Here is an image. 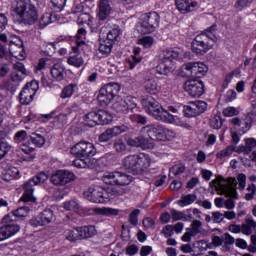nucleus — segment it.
Returning <instances> with one entry per match:
<instances>
[{
  "instance_id": "obj_38",
  "label": "nucleus",
  "mask_w": 256,
  "mask_h": 256,
  "mask_svg": "<svg viewBox=\"0 0 256 256\" xmlns=\"http://www.w3.org/2000/svg\"><path fill=\"white\" fill-rule=\"evenodd\" d=\"M197 201V195L188 194L181 197L178 201L179 207H187L188 205H193L194 202Z\"/></svg>"
},
{
  "instance_id": "obj_2",
  "label": "nucleus",
  "mask_w": 256,
  "mask_h": 256,
  "mask_svg": "<svg viewBox=\"0 0 256 256\" xmlns=\"http://www.w3.org/2000/svg\"><path fill=\"white\" fill-rule=\"evenodd\" d=\"M210 187H213L220 195H226V197H231V199H237V189H239V191H244L245 187H247V176L240 173L237 175L236 179L228 178L227 180L218 176L210 182Z\"/></svg>"
},
{
  "instance_id": "obj_39",
  "label": "nucleus",
  "mask_w": 256,
  "mask_h": 256,
  "mask_svg": "<svg viewBox=\"0 0 256 256\" xmlns=\"http://www.w3.org/2000/svg\"><path fill=\"white\" fill-rule=\"evenodd\" d=\"M223 247L224 251H230L231 247L235 245V237L231 236L229 233H224L222 235Z\"/></svg>"
},
{
  "instance_id": "obj_63",
  "label": "nucleus",
  "mask_w": 256,
  "mask_h": 256,
  "mask_svg": "<svg viewBox=\"0 0 256 256\" xmlns=\"http://www.w3.org/2000/svg\"><path fill=\"white\" fill-rule=\"evenodd\" d=\"M113 139V135L111 134V130L106 129L102 134L99 136L100 143H107V141H111Z\"/></svg>"
},
{
  "instance_id": "obj_43",
  "label": "nucleus",
  "mask_w": 256,
  "mask_h": 256,
  "mask_svg": "<svg viewBox=\"0 0 256 256\" xmlns=\"http://www.w3.org/2000/svg\"><path fill=\"white\" fill-rule=\"evenodd\" d=\"M68 65H72V67H82L83 63H85V60H83V57L79 54L72 55L67 60Z\"/></svg>"
},
{
  "instance_id": "obj_3",
  "label": "nucleus",
  "mask_w": 256,
  "mask_h": 256,
  "mask_svg": "<svg viewBox=\"0 0 256 256\" xmlns=\"http://www.w3.org/2000/svg\"><path fill=\"white\" fill-rule=\"evenodd\" d=\"M29 211V207L23 206L10 212L3 218L4 224L0 227V241L10 239V237L17 235L21 231V226L17 224L15 217L16 219H24V217L29 215Z\"/></svg>"
},
{
  "instance_id": "obj_20",
  "label": "nucleus",
  "mask_w": 256,
  "mask_h": 256,
  "mask_svg": "<svg viewBox=\"0 0 256 256\" xmlns=\"http://www.w3.org/2000/svg\"><path fill=\"white\" fill-rule=\"evenodd\" d=\"M184 90L190 97H201L204 93L203 83L197 80H188L184 83Z\"/></svg>"
},
{
  "instance_id": "obj_8",
  "label": "nucleus",
  "mask_w": 256,
  "mask_h": 256,
  "mask_svg": "<svg viewBox=\"0 0 256 256\" xmlns=\"http://www.w3.org/2000/svg\"><path fill=\"white\" fill-rule=\"evenodd\" d=\"M49 179V176L45 172H41L32 179L28 180L26 183L23 185V190L24 193L22 197L20 198V201H23L24 203H29V202H35L37 201V198L33 196V193L35 192V186L41 185L44 181H47Z\"/></svg>"
},
{
  "instance_id": "obj_33",
  "label": "nucleus",
  "mask_w": 256,
  "mask_h": 256,
  "mask_svg": "<svg viewBox=\"0 0 256 256\" xmlns=\"http://www.w3.org/2000/svg\"><path fill=\"white\" fill-rule=\"evenodd\" d=\"M84 121L89 127L99 125V112H90L84 116Z\"/></svg>"
},
{
  "instance_id": "obj_25",
  "label": "nucleus",
  "mask_w": 256,
  "mask_h": 256,
  "mask_svg": "<svg viewBox=\"0 0 256 256\" xmlns=\"http://www.w3.org/2000/svg\"><path fill=\"white\" fill-rule=\"evenodd\" d=\"M230 123L235 125V127H238L240 135H245V133L251 129V123L246 119H239V117H235L230 120Z\"/></svg>"
},
{
  "instance_id": "obj_46",
  "label": "nucleus",
  "mask_w": 256,
  "mask_h": 256,
  "mask_svg": "<svg viewBox=\"0 0 256 256\" xmlns=\"http://www.w3.org/2000/svg\"><path fill=\"white\" fill-rule=\"evenodd\" d=\"M119 35H121V30H119V28H114L108 32L106 41L115 45V41L119 39Z\"/></svg>"
},
{
  "instance_id": "obj_50",
  "label": "nucleus",
  "mask_w": 256,
  "mask_h": 256,
  "mask_svg": "<svg viewBox=\"0 0 256 256\" xmlns=\"http://www.w3.org/2000/svg\"><path fill=\"white\" fill-rule=\"evenodd\" d=\"M201 227H203V222H201V220H193L188 229L192 232V235L197 237V235L201 233Z\"/></svg>"
},
{
  "instance_id": "obj_53",
  "label": "nucleus",
  "mask_w": 256,
  "mask_h": 256,
  "mask_svg": "<svg viewBox=\"0 0 256 256\" xmlns=\"http://www.w3.org/2000/svg\"><path fill=\"white\" fill-rule=\"evenodd\" d=\"M91 22V15L89 13H80L77 19L78 25H88Z\"/></svg>"
},
{
  "instance_id": "obj_34",
  "label": "nucleus",
  "mask_w": 256,
  "mask_h": 256,
  "mask_svg": "<svg viewBox=\"0 0 256 256\" xmlns=\"http://www.w3.org/2000/svg\"><path fill=\"white\" fill-rule=\"evenodd\" d=\"M256 147V140L254 138H248L245 140V146L238 148L239 153H245L249 155Z\"/></svg>"
},
{
  "instance_id": "obj_55",
  "label": "nucleus",
  "mask_w": 256,
  "mask_h": 256,
  "mask_svg": "<svg viewBox=\"0 0 256 256\" xmlns=\"http://www.w3.org/2000/svg\"><path fill=\"white\" fill-rule=\"evenodd\" d=\"M223 246V235L213 236L211 243H209V249H215L216 247Z\"/></svg>"
},
{
  "instance_id": "obj_47",
  "label": "nucleus",
  "mask_w": 256,
  "mask_h": 256,
  "mask_svg": "<svg viewBox=\"0 0 256 256\" xmlns=\"http://www.w3.org/2000/svg\"><path fill=\"white\" fill-rule=\"evenodd\" d=\"M111 49H113V43L109 42L108 40H103L100 42L99 51L103 55H109V53H111Z\"/></svg>"
},
{
  "instance_id": "obj_14",
  "label": "nucleus",
  "mask_w": 256,
  "mask_h": 256,
  "mask_svg": "<svg viewBox=\"0 0 256 256\" xmlns=\"http://www.w3.org/2000/svg\"><path fill=\"white\" fill-rule=\"evenodd\" d=\"M84 197L91 203H107L109 201V193L99 186L88 188L84 192Z\"/></svg>"
},
{
  "instance_id": "obj_49",
  "label": "nucleus",
  "mask_w": 256,
  "mask_h": 256,
  "mask_svg": "<svg viewBox=\"0 0 256 256\" xmlns=\"http://www.w3.org/2000/svg\"><path fill=\"white\" fill-rule=\"evenodd\" d=\"M171 217L173 221H187V214L185 212H181L176 209H171L170 210Z\"/></svg>"
},
{
  "instance_id": "obj_44",
  "label": "nucleus",
  "mask_w": 256,
  "mask_h": 256,
  "mask_svg": "<svg viewBox=\"0 0 256 256\" xmlns=\"http://www.w3.org/2000/svg\"><path fill=\"white\" fill-rule=\"evenodd\" d=\"M50 23H53V15L51 13L43 14L39 20V29H45Z\"/></svg>"
},
{
  "instance_id": "obj_9",
  "label": "nucleus",
  "mask_w": 256,
  "mask_h": 256,
  "mask_svg": "<svg viewBox=\"0 0 256 256\" xmlns=\"http://www.w3.org/2000/svg\"><path fill=\"white\" fill-rule=\"evenodd\" d=\"M27 77V70H25V66L23 63L14 64V70L11 74V78L9 81L4 83V87L7 91H10L11 95L17 91V86Z\"/></svg>"
},
{
  "instance_id": "obj_52",
  "label": "nucleus",
  "mask_w": 256,
  "mask_h": 256,
  "mask_svg": "<svg viewBox=\"0 0 256 256\" xmlns=\"http://www.w3.org/2000/svg\"><path fill=\"white\" fill-rule=\"evenodd\" d=\"M138 45H143L145 49H150V47H153V37L151 36H145L138 40Z\"/></svg>"
},
{
  "instance_id": "obj_17",
  "label": "nucleus",
  "mask_w": 256,
  "mask_h": 256,
  "mask_svg": "<svg viewBox=\"0 0 256 256\" xmlns=\"http://www.w3.org/2000/svg\"><path fill=\"white\" fill-rule=\"evenodd\" d=\"M75 181V174L68 170H58L51 176V182L56 186H63Z\"/></svg>"
},
{
  "instance_id": "obj_28",
  "label": "nucleus",
  "mask_w": 256,
  "mask_h": 256,
  "mask_svg": "<svg viewBox=\"0 0 256 256\" xmlns=\"http://www.w3.org/2000/svg\"><path fill=\"white\" fill-rule=\"evenodd\" d=\"M64 237L67 239V241H70L71 243H75V241L81 240V232L79 228L74 229H68L64 232Z\"/></svg>"
},
{
  "instance_id": "obj_41",
  "label": "nucleus",
  "mask_w": 256,
  "mask_h": 256,
  "mask_svg": "<svg viewBox=\"0 0 256 256\" xmlns=\"http://www.w3.org/2000/svg\"><path fill=\"white\" fill-rule=\"evenodd\" d=\"M177 137V133L173 129H169L162 125V138L160 141H173Z\"/></svg>"
},
{
  "instance_id": "obj_12",
  "label": "nucleus",
  "mask_w": 256,
  "mask_h": 256,
  "mask_svg": "<svg viewBox=\"0 0 256 256\" xmlns=\"http://www.w3.org/2000/svg\"><path fill=\"white\" fill-rule=\"evenodd\" d=\"M102 181L106 185L125 186V185H129L131 183V181H133V177H131L125 173H121V172H117V171L116 172H107L102 177Z\"/></svg>"
},
{
  "instance_id": "obj_31",
  "label": "nucleus",
  "mask_w": 256,
  "mask_h": 256,
  "mask_svg": "<svg viewBox=\"0 0 256 256\" xmlns=\"http://www.w3.org/2000/svg\"><path fill=\"white\" fill-rule=\"evenodd\" d=\"M239 153V148L234 146H227L216 154L217 159H229L233 153Z\"/></svg>"
},
{
  "instance_id": "obj_56",
  "label": "nucleus",
  "mask_w": 256,
  "mask_h": 256,
  "mask_svg": "<svg viewBox=\"0 0 256 256\" xmlns=\"http://www.w3.org/2000/svg\"><path fill=\"white\" fill-rule=\"evenodd\" d=\"M156 71L160 75H169L171 73V67L167 66L165 62H162L156 67Z\"/></svg>"
},
{
  "instance_id": "obj_51",
  "label": "nucleus",
  "mask_w": 256,
  "mask_h": 256,
  "mask_svg": "<svg viewBox=\"0 0 256 256\" xmlns=\"http://www.w3.org/2000/svg\"><path fill=\"white\" fill-rule=\"evenodd\" d=\"M210 127L212 129H221L223 127V119H221V116L216 115L210 119Z\"/></svg>"
},
{
  "instance_id": "obj_36",
  "label": "nucleus",
  "mask_w": 256,
  "mask_h": 256,
  "mask_svg": "<svg viewBox=\"0 0 256 256\" xmlns=\"http://www.w3.org/2000/svg\"><path fill=\"white\" fill-rule=\"evenodd\" d=\"M87 35V31L84 28H80L76 34V43H77V47H73L72 50L74 51V53H77L79 47H81V45H85V37Z\"/></svg>"
},
{
  "instance_id": "obj_54",
  "label": "nucleus",
  "mask_w": 256,
  "mask_h": 256,
  "mask_svg": "<svg viewBox=\"0 0 256 256\" xmlns=\"http://www.w3.org/2000/svg\"><path fill=\"white\" fill-rule=\"evenodd\" d=\"M141 213V211L139 209H135L133 210L130 215H129V222L131 223V225H133L134 227H136V225L139 224V214Z\"/></svg>"
},
{
  "instance_id": "obj_30",
  "label": "nucleus",
  "mask_w": 256,
  "mask_h": 256,
  "mask_svg": "<svg viewBox=\"0 0 256 256\" xmlns=\"http://www.w3.org/2000/svg\"><path fill=\"white\" fill-rule=\"evenodd\" d=\"M79 229L81 239H91V237H94V235L97 234V229H95V226L93 225L82 226L79 227Z\"/></svg>"
},
{
  "instance_id": "obj_58",
  "label": "nucleus",
  "mask_w": 256,
  "mask_h": 256,
  "mask_svg": "<svg viewBox=\"0 0 256 256\" xmlns=\"http://www.w3.org/2000/svg\"><path fill=\"white\" fill-rule=\"evenodd\" d=\"M170 173L172 175H175V177H177L178 175H182V173H185V165L177 164V165L173 166L170 169Z\"/></svg>"
},
{
  "instance_id": "obj_19",
  "label": "nucleus",
  "mask_w": 256,
  "mask_h": 256,
  "mask_svg": "<svg viewBox=\"0 0 256 256\" xmlns=\"http://www.w3.org/2000/svg\"><path fill=\"white\" fill-rule=\"evenodd\" d=\"M53 217L54 215L51 210H44L38 216L30 220V225L32 227H45V225H49V223L53 221Z\"/></svg>"
},
{
  "instance_id": "obj_16",
  "label": "nucleus",
  "mask_w": 256,
  "mask_h": 256,
  "mask_svg": "<svg viewBox=\"0 0 256 256\" xmlns=\"http://www.w3.org/2000/svg\"><path fill=\"white\" fill-rule=\"evenodd\" d=\"M13 139L15 143L21 145L23 153H25L26 155H30V153H33V144L30 141L31 137L27 135V131H17Z\"/></svg>"
},
{
  "instance_id": "obj_29",
  "label": "nucleus",
  "mask_w": 256,
  "mask_h": 256,
  "mask_svg": "<svg viewBox=\"0 0 256 256\" xmlns=\"http://www.w3.org/2000/svg\"><path fill=\"white\" fill-rule=\"evenodd\" d=\"M51 75L56 81H63L65 79V68L61 64H54L51 68Z\"/></svg>"
},
{
  "instance_id": "obj_13",
  "label": "nucleus",
  "mask_w": 256,
  "mask_h": 256,
  "mask_svg": "<svg viewBox=\"0 0 256 256\" xmlns=\"http://www.w3.org/2000/svg\"><path fill=\"white\" fill-rule=\"evenodd\" d=\"M206 111L207 102L202 100L192 101L183 106L184 117H187V119L199 117V115H203Z\"/></svg>"
},
{
  "instance_id": "obj_26",
  "label": "nucleus",
  "mask_w": 256,
  "mask_h": 256,
  "mask_svg": "<svg viewBox=\"0 0 256 256\" xmlns=\"http://www.w3.org/2000/svg\"><path fill=\"white\" fill-rule=\"evenodd\" d=\"M77 169H95V159L78 157L73 161Z\"/></svg>"
},
{
  "instance_id": "obj_61",
  "label": "nucleus",
  "mask_w": 256,
  "mask_h": 256,
  "mask_svg": "<svg viewBox=\"0 0 256 256\" xmlns=\"http://www.w3.org/2000/svg\"><path fill=\"white\" fill-rule=\"evenodd\" d=\"M75 93V85L70 84L63 88L61 97H71Z\"/></svg>"
},
{
  "instance_id": "obj_4",
  "label": "nucleus",
  "mask_w": 256,
  "mask_h": 256,
  "mask_svg": "<svg viewBox=\"0 0 256 256\" xmlns=\"http://www.w3.org/2000/svg\"><path fill=\"white\" fill-rule=\"evenodd\" d=\"M39 0H16L13 5V12L16 13L22 25H35L39 19L37 5Z\"/></svg>"
},
{
  "instance_id": "obj_37",
  "label": "nucleus",
  "mask_w": 256,
  "mask_h": 256,
  "mask_svg": "<svg viewBox=\"0 0 256 256\" xmlns=\"http://www.w3.org/2000/svg\"><path fill=\"white\" fill-rule=\"evenodd\" d=\"M19 168L10 167L5 170L3 174L4 181H11V179H19Z\"/></svg>"
},
{
  "instance_id": "obj_22",
  "label": "nucleus",
  "mask_w": 256,
  "mask_h": 256,
  "mask_svg": "<svg viewBox=\"0 0 256 256\" xmlns=\"http://www.w3.org/2000/svg\"><path fill=\"white\" fill-rule=\"evenodd\" d=\"M119 213H121V210L109 207H93L88 209V215H105L106 217H116V215H119Z\"/></svg>"
},
{
  "instance_id": "obj_57",
  "label": "nucleus",
  "mask_w": 256,
  "mask_h": 256,
  "mask_svg": "<svg viewBox=\"0 0 256 256\" xmlns=\"http://www.w3.org/2000/svg\"><path fill=\"white\" fill-rule=\"evenodd\" d=\"M66 211H79V202L76 200L68 201L64 204Z\"/></svg>"
},
{
  "instance_id": "obj_24",
  "label": "nucleus",
  "mask_w": 256,
  "mask_h": 256,
  "mask_svg": "<svg viewBox=\"0 0 256 256\" xmlns=\"http://www.w3.org/2000/svg\"><path fill=\"white\" fill-rule=\"evenodd\" d=\"M111 10V0H100L98 19H100V21H105V19L111 15Z\"/></svg>"
},
{
  "instance_id": "obj_1",
  "label": "nucleus",
  "mask_w": 256,
  "mask_h": 256,
  "mask_svg": "<svg viewBox=\"0 0 256 256\" xmlns=\"http://www.w3.org/2000/svg\"><path fill=\"white\" fill-rule=\"evenodd\" d=\"M142 107H144L148 115H151L157 121H162V123H167L168 125H175L176 127H183L188 131L193 129V126L189 124V122L184 121L179 116L169 113V111L161 107L159 102L153 97L143 98Z\"/></svg>"
},
{
  "instance_id": "obj_35",
  "label": "nucleus",
  "mask_w": 256,
  "mask_h": 256,
  "mask_svg": "<svg viewBox=\"0 0 256 256\" xmlns=\"http://www.w3.org/2000/svg\"><path fill=\"white\" fill-rule=\"evenodd\" d=\"M146 93L155 95L157 93V82L153 78L146 79L143 83Z\"/></svg>"
},
{
  "instance_id": "obj_59",
  "label": "nucleus",
  "mask_w": 256,
  "mask_h": 256,
  "mask_svg": "<svg viewBox=\"0 0 256 256\" xmlns=\"http://www.w3.org/2000/svg\"><path fill=\"white\" fill-rule=\"evenodd\" d=\"M222 113L224 117H235L239 114V111L237 110V108L229 106L225 108Z\"/></svg>"
},
{
  "instance_id": "obj_60",
  "label": "nucleus",
  "mask_w": 256,
  "mask_h": 256,
  "mask_svg": "<svg viewBox=\"0 0 256 256\" xmlns=\"http://www.w3.org/2000/svg\"><path fill=\"white\" fill-rule=\"evenodd\" d=\"M179 57V54L173 50H165L163 60L164 61H173V59H177Z\"/></svg>"
},
{
  "instance_id": "obj_32",
  "label": "nucleus",
  "mask_w": 256,
  "mask_h": 256,
  "mask_svg": "<svg viewBox=\"0 0 256 256\" xmlns=\"http://www.w3.org/2000/svg\"><path fill=\"white\" fill-rule=\"evenodd\" d=\"M113 122V115L105 110L98 111V125H109Z\"/></svg>"
},
{
  "instance_id": "obj_7",
  "label": "nucleus",
  "mask_w": 256,
  "mask_h": 256,
  "mask_svg": "<svg viewBox=\"0 0 256 256\" xmlns=\"http://www.w3.org/2000/svg\"><path fill=\"white\" fill-rule=\"evenodd\" d=\"M123 167L129 173L141 175L143 171L151 167V157L147 154L129 155L123 159Z\"/></svg>"
},
{
  "instance_id": "obj_40",
  "label": "nucleus",
  "mask_w": 256,
  "mask_h": 256,
  "mask_svg": "<svg viewBox=\"0 0 256 256\" xmlns=\"http://www.w3.org/2000/svg\"><path fill=\"white\" fill-rule=\"evenodd\" d=\"M176 7L182 13H189L192 7H195V4L189 3V0H176Z\"/></svg>"
},
{
  "instance_id": "obj_64",
  "label": "nucleus",
  "mask_w": 256,
  "mask_h": 256,
  "mask_svg": "<svg viewBox=\"0 0 256 256\" xmlns=\"http://www.w3.org/2000/svg\"><path fill=\"white\" fill-rule=\"evenodd\" d=\"M194 248L198 249V251H207V249H209V243L205 240L196 241Z\"/></svg>"
},
{
  "instance_id": "obj_45",
  "label": "nucleus",
  "mask_w": 256,
  "mask_h": 256,
  "mask_svg": "<svg viewBox=\"0 0 256 256\" xmlns=\"http://www.w3.org/2000/svg\"><path fill=\"white\" fill-rule=\"evenodd\" d=\"M113 147L116 153H125L127 151V143L121 138L114 140Z\"/></svg>"
},
{
  "instance_id": "obj_15",
  "label": "nucleus",
  "mask_w": 256,
  "mask_h": 256,
  "mask_svg": "<svg viewBox=\"0 0 256 256\" xmlns=\"http://www.w3.org/2000/svg\"><path fill=\"white\" fill-rule=\"evenodd\" d=\"M160 17L157 12H150L146 13L142 16V33L148 34V33H154L155 29L159 27L160 23Z\"/></svg>"
},
{
  "instance_id": "obj_18",
  "label": "nucleus",
  "mask_w": 256,
  "mask_h": 256,
  "mask_svg": "<svg viewBox=\"0 0 256 256\" xmlns=\"http://www.w3.org/2000/svg\"><path fill=\"white\" fill-rule=\"evenodd\" d=\"M113 109L117 111V113H129V111H133L135 107H137V103L133 101V98L124 97L118 98L112 105Z\"/></svg>"
},
{
  "instance_id": "obj_42",
  "label": "nucleus",
  "mask_w": 256,
  "mask_h": 256,
  "mask_svg": "<svg viewBox=\"0 0 256 256\" xmlns=\"http://www.w3.org/2000/svg\"><path fill=\"white\" fill-rule=\"evenodd\" d=\"M30 143L33 145V149H35V147H43V145H45V137L40 134L33 133L30 136Z\"/></svg>"
},
{
  "instance_id": "obj_6",
  "label": "nucleus",
  "mask_w": 256,
  "mask_h": 256,
  "mask_svg": "<svg viewBox=\"0 0 256 256\" xmlns=\"http://www.w3.org/2000/svg\"><path fill=\"white\" fill-rule=\"evenodd\" d=\"M214 31H217V25L213 24L205 32L197 35L192 41V51L196 55H205L207 51L213 49L217 37H215Z\"/></svg>"
},
{
  "instance_id": "obj_21",
  "label": "nucleus",
  "mask_w": 256,
  "mask_h": 256,
  "mask_svg": "<svg viewBox=\"0 0 256 256\" xmlns=\"http://www.w3.org/2000/svg\"><path fill=\"white\" fill-rule=\"evenodd\" d=\"M121 91L118 83H109L100 88L98 97H117Z\"/></svg>"
},
{
  "instance_id": "obj_11",
  "label": "nucleus",
  "mask_w": 256,
  "mask_h": 256,
  "mask_svg": "<svg viewBox=\"0 0 256 256\" xmlns=\"http://www.w3.org/2000/svg\"><path fill=\"white\" fill-rule=\"evenodd\" d=\"M70 153L74 155V157L91 159V157H95V155H97V149L93 143L81 141L71 148Z\"/></svg>"
},
{
  "instance_id": "obj_27",
  "label": "nucleus",
  "mask_w": 256,
  "mask_h": 256,
  "mask_svg": "<svg viewBox=\"0 0 256 256\" xmlns=\"http://www.w3.org/2000/svg\"><path fill=\"white\" fill-rule=\"evenodd\" d=\"M256 230V221L251 215H247L244 224H242L243 235H252Z\"/></svg>"
},
{
  "instance_id": "obj_5",
  "label": "nucleus",
  "mask_w": 256,
  "mask_h": 256,
  "mask_svg": "<svg viewBox=\"0 0 256 256\" xmlns=\"http://www.w3.org/2000/svg\"><path fill=\"white\" fill-rule=\"evenodd\" d=\"M162 126L161 124L144 126L140 131L141 136L130 139L128 142L129 145L131 147H142V149H145L147 145H149V139L152 141H161V139H163Z\"/></svg>"
},
{
  "instance_id": "obj_62",
  "label": "nucleus",
  "mask_w": 256,
  "mask_h": 256,
  "mask_svg": "<svg viewBox=\"0 0 256 256\" xmlns=\"http://www.w3.org/2000/svg\"><path fill=\"white\" fill-rule=\"evenodd\" d=\"M130 119L133 121V123H139L140 125L147 124V118L141 114L131 115Z\"/></svg>"
},
{
  "instance_id": "obj_48",
  "label": "nucleus",
  "mask_w": 256,
  "mask_h": 256,
  "mask_svg": "<svg viewBox=\"0 0 256 256\" xmlns=\"http://www.w3.org/2000/svg\"><path fill=\"white\" fill-rule=\"evenodd\" d=\"M112 137H117L121 135V133H127L129 131V127L126 125L114 126L112 128H108Z\"/></svg>"
},
{
  "instance_id": "obj_23",
  "label": "nucleus",
  "mask_w": 256,
  "mask_h": 256,
  "mask_svg": "<svg viewBox=\"0 0 256 256\" xmlns=\"http://www.w3.org/2000/svg\"><path fill=\"white\" fill-rule=\"evenodd\" d=\"M37 91H39V82H37V80H32L23 87L19 97H35Z\"/></svg>"
},
{
  "instance_id": "obj_10",
  "label": "nucleus",
  "mask_w": 256,
  "mask_h": 256,
  "mask_svg": "<svg viewBox=\"0 0 256 256\" xmlns=\"http://www.w3.org/2000/svg\"><path fill=\"white\" fill-rule=\"evenodd\" d=\"M207 71L209 68L202 62H188L181 68L183 77H197L198 79L205 77Z\"/></svg>"
}]
</instances>
